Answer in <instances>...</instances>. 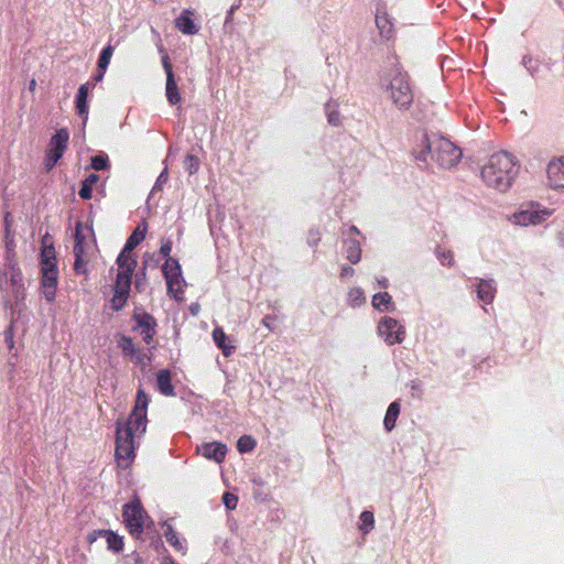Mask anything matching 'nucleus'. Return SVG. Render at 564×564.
Returning <instances> with one entry per match:
<instances>
[{
  "label": "nucleus",
  "instance_id": "1",
  "mask_svg": "<svg viewBox=\"0 0 564 564\" xmlns=\"http://www.w3.org/2000/svg\"><path fill=\"white\" fill-rule=\"evenodd\" d=\"M148 404L149 398L139 390L132 413L128 419L117 422L116 456L121 468L129 467L134 457V449L145 433Z\"/></svg>",
  "mask_w": 564,
  "mask_h": 564
},
{
  "label": "nucleus",
  "instance_id": "2",
  "mask_svg": "<svg viewBox=\"0 0 564 564\" xmlns=\"http://www.w3.org/2000/svg\"><path fill=\"white\" fill-rule=\"evenodd\" d=\"M517 175L516 162L508 152H497L488 158L480 170L482 182L500 193L507 192Z\"/></svg>",
  "mask_w": 564,
  "mask_h": 564
},
{
  "label": "nucleus",
  "instance_id": "3",
  "mask_svg": "<svg viewBox=\"0 0 564 564\" xmlns=\"http://www.w3.org/2000/svg\"><path fill=\"white\" fill-rule=\"evenodd\" d=\"M414 156L417 162L426 166L434 161L441 169H451L459 162L462 150L444 138L432 141L423 138L422 143L414 150Z\"/></svg>",
  "mask_w": 564,
  "mask_h": 564
},
{
  "label": "nucleus",
  "instance_id": "4",
  "mask_svg": "<svg viewBox=\"0 0 564 564\" xmlns=\"http://www.w3.org/2000/svg\"><path fill=\"white\" fill-rule=\"evenodd\" d=\"M555 209L543 206L538 200H527L508 216V221L518 227H536L543 225L553 214Z\"/></svg>",
  "mask_w": 564,
  "mask_h": 564
},
{
  "label": "nucleus",
  "instance_id": "5",
  "mask_svg": "<svg viewBox=\"0 0 564 564\" xmlns=\"http://www.w3.org/2000/svg\"><path fill=\"white\" fill-rule=\"evenodd\" d=\"M117 265L118 273L115 284L112 306L115 310H120L129 296L131 279L137 267V260L132 256L120 253L117 258Z\"/></svg>",
  "mask_w": 564,
  "mask_h": 564
},
{
  "label": "nucleus",
  "instance_id": "6",
  "mask_svg": "<svg viewBox=\"0 0 564 564\" xmlns=\"http://www.w3.org/2000/svg\"><path fill=\"white\" fill-rule=\"evenodd\" d=\"M95 240L93 230L88 226L78 224L75 231V271L77 273H86L87 264L95 254Z\"/></svg>",
  "mask_w": 564,
  "mask_h": 564
},
{
  "label": "nucleus",
  "instance_id": "7",
  "mask_svg": "<svg viewBox=\"0 0 564 564\" xmlns=\"http://www.w3.org/2000/svg\"><path fill=\"white\" fill-rule=\"evenodd\" d=\"M389 93L393 104L399 109H408L413 102V93L408 76L401 72L394 75L389 85Z\"/></svg>",
  "mask_w": 564,
  "mask_h": 564
},
{
  "label": "nucleus",
  "instance_id": "8",
  "mask_svg": "<svg viewBox=\"0 0 564 564\" xmlns=\"http://www.w3.org/2000/svg\"><path fill=\"white\" fill-rule=\"evenodd\" d=\"M122 517L130 534L135 538L142 534L147 522H151L139 501L124 505Z\"/></svg>",
  "mask_w": 564,
  "mask_h": 564
},
{
  "label": "nucleus",
  "instance_id": "9",
  "mask_svg": "<svg viewBox=\"0 0 564 564\" xmlns=\"http://www.w3.org/2000/svg\"><path fill=\"white\" fill-rule=\"evenodd\" d=\"M378 335L389 346L401 344L405 338V328L393 317H382L377 327Z\"/></svg>",
  "mask_w": 564,
  "mask_h": 564
},
{
  "label": "nucleus",
  "instance_id": "10",
  "mask_svg": "<svg viewBox=\"0 0 564 564\" xmlns=\"http://www.w3.org/2000/svg\"><path fill=\"white\" fill-rule=\"evenodd\" d=\"M162 271L166 280L169 293L177 297L183 292L185 284L178 261L174 258H167Z\"/></svg>",
  "mask_w": 564,
  "mask_h": 564
},
{
  "label": "nucleus",
  "instance_id": "11",
  "mask_svg": "<svg viewBox=\"0 0 564 564\" xmlns=\"http://www.w3.org/2000/svg\"><path fill=\"white\" fill-rule=\"evenodd\" d=\"M546 180L552 189L564 188V156L553 158L547 163Z\"/></svg>",
  "mask_w": 564,
  "mask_h": 564
},
{
  "label": "nucleus",
  "instance_id": "12",
  "mask_svg": "<svg viewBox=\"0 0 564 564\" xmlns=\"http://www.w3.org/2000/svg\"><path fill=\"white\" fill-rule=\"evenodd\" d=\"M42 272V289L44 297L51 302L55 297V290L57 285V268L56 264H44Z\"/></svg>",
  "mask_w": 564,
  "mask_h": 564
},
{
  "label": "nucleus",
  "instance_id": "13",
  "mask_svg": "<svg viewBox=\"0 0 564 564\" xmlns=\"http://www.w3.org/2000/svg\"><path fill=\"white\" fill-rule=\"evenodd\" d=\"M163 67L166 73V86H165V93L166 98L171 105H176L181 100V96L177 89L176 82L174 79V74L172 72V65L169 62L167 56L163 57Z\"/></svg>",
  "mask_w": 564,
  "mask_h": 564
},
{
  "label": "nucleus",
  "instance_id": "14",
  "mask_svg": "<svg viewBox=\"0 0 564 564\" xmlns=\"http://www.w3.org/2000/svg\"><path fill=\"white\" fill-rule=\"evenodd\" d=\"M197 451L207 459H213L216 463H221L225 459L227 447L219 442L204 443L197 447Z\"/></svg>",
  "mask_w": 564,
  "mask_h": 564
},
{
  "label": "nucleus",
  "instance_id": "15",
  "mask_svg": "<svg viewBox=\"0 0 564 564\" xmlns=\"http://www.w3.org/2000/svg\"><path fill=\"white\" fill-rule=\"evenodd\" d=\"M474 288L477 292V297L484 304L492 303L496 294V284L494 280L476 279Z\"/></svg>",
  "mask_w": 564,
  "mask_h": 564
},
{
  "label": "nucleus",
  "instance_id": "16",
  "mask_svg": "<svg viewBox=\"0 0 564 564\" xmlns=\"http://www.w3.org/2000/svg\"><path fill=\"white\" fill-rule=\"evenodd\" d=\"M135 322L141 335L143 336L144 341L149 344L155 334L154 318L147 313H141L135 315Z\"/></svg>",
  "mask_w": 564,
  "mask_h": 564
},
{
  "label": "nucleus",
  "instance_id": "17",
  "mask_svg": "<svg viewBox=\"0 0 564 564\" xmlns=\"http://www.w3.org/2000/svg\"><path fill=\"white\" fill-rule=\"evenodd\" d=\"M69 134L67 130L61 129L58 130L50 141L48 153H57L61 159L65 149L67 148Z\"/></svg>",
  "mask_w": 564,
  "mask_h": 564
},
{
  "label": "nucleus",
  "instance_id": "18",
  "mask_svg": "<svg viewBox=\"0 0 564 564\" xmlns=\"http://www.w3.org/2000/svg\"><path fill=\"white\" fill-rule=\"evenodd\" d=\"M213 339L217 347L223 350L225 356H230L235 349L232 339H230L220 327H216L213 332Z\"/></svg>",
  "mask_w": 564,
  "mask_h": 564
},
{
  "label": "nucleus",
  "instance_id": "19",
  "mask_svg": "<svg viewBox=\"0 0 564 564\" xmlns=\"http://www.w3.org/2000/svg\"><path fill=\"white\" fill-rule=\"evenodd\" d=\"M344 245V252L346 259L352 264L358 263L361 259L360 242L355 238H347Z\"/></svg>",
  "mask_w": 564,
  "mask_h": 564
},
{
  "label": "nucleus",
  "instance_id": "20",
  "mask_svg": "<svg viewBox=\"0 0 564 564\" xmlns=\"http://www.w3.org/2000/svg\"><path fill=\"white\" fill-rule=\"evenodd\" d=\"M372 306L379 312H393L395 310L392 296L387 292H379L372 296Z\"/></svg>",
  "mask_w": 564,
  "mask_h": 564
},
{
  "label": "nucleus",
  "instance_id": "21",
  "mask_svg": "<svg viewBox=\"0 0 564 564\" xmlns=\"http://www.w3.org/2000/svg\"><path fill=\"white\" fill-rule=\"evenodd\" d=\"M88 86L84 84L79 87L76 96V110L79 116L84 117V121L87 120L88 107H87Z\"/></svg>",
  "mask_w": 564,
  "mask_h": 564
},
{
  "label": "nucleus",
  "instance_id": "22",
  "mask_svg": "<svg viewBox=\"0 0 564 564\" xmlns=\"http://www.w3.org/2000/svg\"><path fill=\"white\" fill-rule=\"evenodd\" d=\"M145 229H141L138 227L130 238L127 240L122 251L120 253H126V256H132V250L144 239Z\"/></svg>",
  "mask_w": 564,
  "mask_h": 564
},
{
  "label": "nucleus",
  "instance_id": "23",
  "mask_svg": "<svg viewBox=\"0 0 564 564\" xmlns=\"http://www.w3.org/2000/svg\"><path fill=\"white\" fill-rule=\"evenodd\" d=\"M347 303L352 308L362 306L366 303V295L364 290L359 286L350 288L347 293Z\"/></svg>",
  "mask_w": 564,
  "mask_h": 564
},
{
  "label": "nucleus",
  "instance_id": "24",
  "mask_svg": "<svg viewBox=\"0 0 564 564\" xmlns=\"http://www.w3.org/2000/svg\"><path fill=\"white\" fill-rule=\"evenodd\" d=\"M189 12L185 11L180 18L176 19V28L184 34H195L197 26L194 24L189 17Z\"/></svg>",
  "mask_w": 564,
  "mask_h": 564
},
{
  "label": "nucleus",
  "instance_id": "25",
  "mask_svg": "<svg viewBox=\"0 0 564 564\" xmlns=\"http://www.w3.org/2000/svg\"><path fill=\"white\" fill-rule=\"evenodd\" d=\"M158 388L165 395L173 394V386L171 383V375L169 370H161L156 377Z\"/></svg>",
  "mask_w": 564,
  "mask_h": 564
},
{
  "label": "nucleus",
  "instance_id": "26",
  "mask_svg": "<svg viewBox=\"0 0 564 564\" xmlns=\"http://www.w3.org/2000/svg\"><path fill=\"white\" fill-rule=\"evenodd\" d=\"M399 413H400V403L394 401L388 406V410H387L386 416H384V421H383L384 427L388 432L392 431V429L394 427L395 421L399 416Z\"/></svg>",
  "mask_w": 564,
  "mask_h": 564
},
{
  "label": "nucleus",
  "instance_id": "27",
  "mask_svg": "<svg viewBox=\"0 0 564 564\" xmlns=\"http://www.w3.org/2000/svg\"><path fill=\"white\" fill-rule=\"evenodd\" d=\"M99 534L104 538H106V541H107V544H108V549L115 551V552H119L122 550L123 547V541H122V538L119 536L118 534H115L113 532L111 531H100Z\"/></svg>",
  "mask_w": 564,
  "mask_h": 564
},
{
  "label": "nucleus",
  "instance_id": "28",
  "mask_svg": "<svg viewBox=\"0 0 564 564\" xmlns=\"http://www.w3.org/2000/svg\"><path fill=\"white\" fill-rule=\"evenodd\" d=\"M163 535L165 536L166 541L176 550V551H183V543L177 538L175 531L170 524L164 523L163 524Z\"/></svg>",
  "mask_w": 564,
  "mask_h": 564
},
{
  "label": "nucleus",
  "instance_id": "29",
  "mask_svg": "<svg viewBox=\"0 0 564 564\" xmlns=\"http://www.w3.org/2000/svg\"><path fill=\"white\" fill-rule=\"evenodd\" d=\"M375 527V517L371 511H362L359 517V530L365 534L369 533Z\"/></svg>",
  "mask_w": 564,
  "mask_h": 564
},
{
  "label": "nucleus",
  "instance_id": "30",
  "mask_svg": "<svg viewBox=\"0 0 564 564\" xmlns=\"http://www.w3.org/2000/svg\"><path fill=\"white\" fill-rule=\"evenodd\" d=\"M99 181V176L96 174H90L83 183V186L79 191V196L83 199L91 198L93 187Z\"/></svg>",
  "mask_w": 564,
  "mask_h": 564
},
{
  "label": "nucleus",
  "instance_id": "31",
  "mask_svg": "<svg viewBox=\"0 0 564 564\" xmlns=\"http://www.w3.org/2000/svg\"><path fill=\"white\" fill-rule=\"evenodd\" d=\"M325 110H326L328 122L332 126L338 127L341 124V119H340L339 112L337 111L336 102L326 104Z\"/></svg>",
  "mask_w": 564,
  "mask_h": 564
},
{
  "label": "nucleus",
  "instance_id": "32",
  "mask_svg": "<svg viewBox=\"0 0 564 564\" xmlns=\"http://www.w3.org/2000/svg\"><path fill=\"white\" fill-rule=\"evenodd\" d=\"M112 54H113V47L110 45H108L107 47H105L101 51L100 56L98 58L99 70L106 72V69L110 63Z\"/></svg>",
  "mask_w": 564,
  "mask_h": 564
},
{
  "label": "nucleus",
  "instance_id": "33",
  "mask_svg": "<svg viewBox=\"0 0 564 564\" xmlns=\"http://www.w3.org/2000/svg\"><path fill=\"white\" fill-rule=\"evenodd\" d=\"M254 446L256 441L249 435L241 436L237 442V448L240 453L251 452L254 448Z\"/></svg>",
  "mask_w": 564,
  "mask_h": 564
},
{
  "label": "nucleus",
  "instance_id": "34",
  "mask_svg": "<svg viewBox=\"0 0 564 564\" xmlns=\"http://www.w3.org/2000/svg\"><path fill=\"white\" fill-rule=\"evenodd\" d=\"M436 257L442 265L444 267H453L454 265V254L451 250L437 249Z\"/></svg>",
  "mask_w": 564,
  "mask_h": 564
},
{
  "label": "nucleus",
  "instance_id": "35",
  "mask_svg": "<svg viewBox=\"0 0 564 564\" xmlns=\"http://www.w3.org/2000/svg\"><path fill=\"white\" fill-rule=\"evenodd\" d=\"M41 269L44 264H56L55 263V251L53 247H44L41 253Z\"/></svg>",
  "mask_w": 564,
  "mask_h": 564
},
{
  "label": "nucleus",
  "instance_id": "36",
  "mask_svg": "<svg viewBox=\"0 0 564 564\" xmlns=\"http://www.w3.org/2000/svg\"><path fill=\"white\" fill-rule=\"evenodd\" d=\"M109 165V160L106 154H100L91 158V167L96 171H101L107 169Z\"/></svg>",
  "mask_w": 564,
  "mask_h": 564
},
{
  "label": "nucleus",
  "instance_id": "37",
  "mask_svg": "<svg viewBox=\"0 0 564 564\" xmlns=\"http://www.w3.org/2000/svg\"><path fill=\"white\" fill-rule=\"evenodd\" d=\"M119 347L122 349V351L126 356L133 357V355L135 352V348L130 338L121 337L119 340Z\"/></svg>",
  "mask_w": 564,
  "mask_h": 564
},
{
  "label": "nucleus",
  "instance_id": "38",
  "mask_svg": "<svg viewBox=\"0 0 564 564\" xmlns=\"http://www.w3.org/2000/svg\"><path fill=\"white\" fill-rule=\"evenodd\" d=\"M184 169L189 173L194 174L198 171L199 162L194 155H187L183 162Z\"/></svg>",
  "mask_w": 564,
  "mask_h": 564
},
{
  "label": "nucleus",
  "instance_id": "39",
  "mask_svg": "<svg viewBox=\"0 0 564 564\" xmlns=\"http://www.w3.org/2000/svg\"><path fill=\"white\" fill-rule=\"evenodd\" d=\"M223 501L227 509L234 510L237 507L238 498L234 494L226 492L223 496Z\"/></svg>",
  "mask_w": 564,
  "mask_h": 564
},
{
  "label": "nucleus",
  "instance_id": "40",
  "mask_svg": "<svg viewBox=\"0 0 564 564\" xmlns=\"http://www.w3.org/2000/svg\"><path fill=\"white\" fill-rule=\"evenodd\" d=\"M167 181V169L165 167L163 172L159 175L154 186L153 191H160L162 188V185L166 183Z\"/></svg>",
  "mask_w": 564,
  "mask_h": 564
},
{
  "label": "nucleus",
  "instance_id": "41",
  "mask_svg": "<svg viewBox=\"0 0 564 564\" xmlns=\"http://www.w3.org/2000/svg\"><path fill=\"white\" fill-rule=\"evenodd\" d=\"M58 160H59V158H58L57 153H48L47 152V155H46L47 170H51L57 163Z\"/></svg>",
  "mask_w": 564,
  "mask_h": 564
},
{
  "label": "nucleus",
  "instance_id": "42",
  "mask_svg": "<svg viewBox=\"0 0 564 564\" xmlns=\"http://www.w3.org/2000/svg\"><path fill=\"white\" fill-rule=\"evenodd\" d=\"M171 250H172V242H171V240H167L162 243V246L160 248V253L167 259V258H171L170 257Z\"/></svg>",
  "mask_w": 564,
  "mask_h": 564
},
{
  "label": "nucleus",
  "instance_id": "43",
  "mask_svg": "<svg viewBox=\"0 0 564 564\" xmlns=\"http://www.w3.org/2000/svg\"><path fill=\"white\" fill-rule=\"evenodd\" d=\"M355 274V270L347 265V264H344L341 265V269H340V278H349V276H352Z\"/></svg>",
  "mask_w": 564,
  "mask_h": 564
},
{
  "label": "nucleus",
  "instance_id": "44",
  "mask_svg": "<svg viewBox=\"0 0 564 564\" xmlns=\"http://www.w3.org/2000/svg\"><path fill=\"white\" fill-rule=\"evenodd\" d=\"M359 234H360V231L358 230V228L356 226H351L347 231L348 238H354V236L359 235Z\"/></svg>",
  "mask_w": 564,
  "mask_h": 564
},
{
  "label": "nucleus",
  "instance_id": "45",
  "mask_svg": "<svg viewBox=\"0 0 564 564\" xmlns=\"http://www.w3.org/2000/svg\"><path fill=\"white\" fill-rule=\"evenodd\" d=\"M386 18L384 17H381V15H377L376 17V23L378 25L379 29H383L384 28V23H386Z\"/></svg>",
  "mask_w": 564,
  "mask_h": 564
},
{
  "label": "nucleus",
  "instance_id": "46",
  "mask_svg": "<svg viewBox=\"0 0 564 564\" xmlns=\"http://www.w3.org/2000/svg\"><path fill=\"white\" fill-rule=\"evenodd\" d=\"M161 564H176V563L170 557H164Z\"/></svg>",
  "mask_w": 564,
  "mask_h": 564
},
{
  "label": "nucleus",
  "instance_id": "47",
  "mask_svg": "<svg viewBox=\"0 0 564 564\" xmlns=\"http://www.w3.org/2000/svg\"><path fill=\"white\" fill-rule=\"evenodd\" d=\"M378 283H379V285H380L381 288H387V286H388V281H387V279L379 280V281H378Z\"/></svg>",
  "mask_w": 564,
  "mask_h": 564
},
{
  "label": "nucleus",
  "instance_id": "48",
  "mask_svg": "<svg viewBox=\"0 0 564 564\" xmlns=\"http://www.w3.org/2000/svg\"><path fill=\"white\" fill-rule=\"evenodd\" d=\"M35 86H36V82H35V79H32V80L30 82L29 89H30L31 91H33V90L35 89Z\"/></svg>",
  "mask_w": 564,
  "mask_h": 564
},
{
  "label": "nucleus",
  "instance_id": "49",
  "mask_svg": "<svg viewBox=\"0 0 564 564\" xmlns=\"http://www.w3.org/2000/svg\"><path fill=\"white\" fill-rule=\"evenodd\" d=\"M105 72L100 70V73L96 76V80L99 82L102 79Z\"/></svg>",
  "mask_w": 564,
  "mask_h": 564
},
{
  "label": "nucleus",
  "instance_id": "50",
  "mask_svg": "<svg viewBox=\"0 0 564 564\" xmlns=\"http://www.w3.org/2000/svg\"><path fill=\"white\" fill-rule=\"evenodd\" d=\"M268 319H269V317H264V318H263V324H264L265 326H269V325H268Z\"/></svg>",
  "mask_w": 564,
  "mask_h": 564
}]
</instances>
